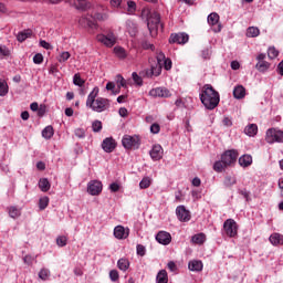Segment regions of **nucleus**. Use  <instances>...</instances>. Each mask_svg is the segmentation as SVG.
<instances>
[{
	"label": "nucleus",
	"instance_id": "obj_1",
	"mask_svg": "<svg viewBox=\"0 0 283 283\" xmlns=\"http://www.w3.org/2000/svg\"><path fill=\"white\" fill-rule=\"evenodd\" d=\"M98 96V87H94L93 91L88 94L86 99V107H90L93 112L101 114L102 112H107L112 107V101Z\"/></svg>",
	"mask_w": 283,
	"mask_h": 283
},
{
	"label": "nucleus",
	"instance_id": "obj_57",
	"mask_svg": "<svg viewBox=\"0 0 283 283\" xmlns=\"http://www.w3.org/2000/svg\"><path fill=\"white\" fill-rule=\"evenodd\" d=\"M10 54V49L6 45H0V56H8Z\"/></svg>",
	"mask_w": 283,
	"mask_h": 283
},
{
	"label": "nucleus",
	"instance_id": "obj_25",
	"mask_svg": "<svg viewBox=\"0 0 283 283\" xmlns=\"http://www.w3.org/2000/svg\"><path fill=\"white\" fill-rule=\"evenodd\" d=\"M7 211L13 220H17V218H21V208L17 206H10L9 208H7Z\"/></svg>",
	"mask_w": 283,
	"mask_h": 283
},
{
	"label": "nucleus",
	"instance_id": "obj_4",
	"mask_svg": "<svg viewBox=\"0 0 283 283\" xmlns=\"http://www.w3.org/2000/svg\"><path fill=\"white\" fill-rule=\"evenodd\" d=\"M122 145L124 149H138V147H140V137L137 135H124Z\"/></svg>",
	"mask_w": 283,
	"mask_h": 283
},
{
	"label": "nucleus",
	"instance_id": "obj_62",
	"mask_svg": "<svg viewBox=\"0 0 283 283\" xmlns=\"http://www.w3.org/2000/svg\"><path fill=\"white\" fill-rule=\"evenodd\" d=\"M118 87H125V78L122 75H117Z\"/></svg>",
	"mask_w": 283,
	"mask_h": 283
},
{
	"label": "nucleus",
	"instance_id": "obj_53",
	"mask_svg": "<svg viewBox=\"0 0 283 283\" xmlns=\"http://www.w3.org/2000/svg\"><path fill=\"white\" fill-rule=\"evenodd\" d=\"M142 48L143 50H156V48L154 46V44L149 43V41L145 40L142 42Z\"/></svg>",
	"mask_w": 283,
	"mask_h": 283
},
{
	"label": "nucleus",
	"instance_id": "obj_60",
	"mask_svg": "<svg viewBox=\"0 0 283 283\" xmlns=\"http://www.w3.org/2000/svg\"><path fill=\"white\" fill-rule=\"evenodd\" d=\"M150 132H151V134H159V133H160V125H158V124H153V125L150 126Z\"/></svg>",
	"mask_w": 283,
	"mask_h": 283
},
{
	"label": "nucleus",
	"instance_id": "obj_11",
	"mask_svg": "<svg viewBox=\"0 0 283 283\" xmlns=\"http://www.w3.org/2000/svg\"><path fill=\"white\" fill-rule=\"evenodd\" d=\"M78 24L81 25V28H85L88 30L98 29V24L96 23V21L87 15H83L82 18H80Z\"/></svg>",
	"mask_w": 283,
	"mask_h": 283
},
{
	"label": "nucleus",
	"instance_id": "obj_41",
	"mask_svg": "<svg viewBox=\"0 0 283 283\" xmlns=\"http://www.w3.org/2000/svg\"><path fill=\"white\" fill-rule=\"evenodd\" d=\"M235 182H238V179H235L233 176H227L223 180L224 187H233Z\"/></svg>",
	"mask_w": 283,
	"mask_h": 283
},
{
	"label": "nucleus",
	"instance_id": "obj_22",
	"mask_svg": "<svg viewBox=\"0 0 283 283\" xmlns=\"http://www.w3.org/2000/svg\"><path fill=\"white\" fill-rule=\"evenodd\" d=\"M126 29L130 36H136L138 33V25L132 20L126 21Z\"/></svg>",
	"mask_w": 283,
	"mask_h": 283
},
{
	"label": "nucleus",
	"instance_id": "obj_39",
	"mask_svg": "<svg viewBox=\"0 0 283 283\" xmlns=\"http://www.w3.org/2000/svg\"><path fill=\"white\" fill-rule=\"evenodd\" d=\"M48 205H50V198L49 197L40 198V200H39L40 211H44V209H48Z\"/></svg>",
	"mask_w": 283,
	"mask_h": 283
},
{
	"label": "nucleus",
	"instance_id": "obj_30",
	"mask_svg": "<svg viewBox=\"0 0 283 283\" xmlns=\"http://www.w3.org/2000/svg\"><path fill=\"white\" fill-rule=\"evenodd\" d=\"M244 133L247 134V136H255L258 134V125L255 124H250L244 128Z\"/></svg>",
	"mask_w": 283,
	"mask_h": 283
},
{
	"label": "nucleus",
	"instance_id": "obj_12",
	"mask_svg": "<svg viewBox=\"0 0 283 283\" xmlns=\"http://www.w3.org/2000/svg\"><path fill=\"white\" fill-rule=\"evenodd\" d=\"M189 42V34L187 33H172L169 38V43H178V45H185Z\"/></svg>",
	"mask_w": 283,
	"mask_h": 283
},
{
	"label": "nucleus",
	"instance_id": "obj_14",
	"mask_svg": "<svg viewBox=\"0 0 283 283\" xmlns=\"http://www.w3.org/2000/svg\"><path fill=\"white\" fill-rule=\"evenodd\" d=\"M149 96L153 98H169L171 93L167 88L156 87L149 91Z\"/></svg>",
	"mask_w": 283,
	"mask_h": 283
},
{
	"label": "nucleus",
	"instance_id": "obj_36",
	"mask_svg": "<svg viewBox=\"0 0 283 283\" xmlns=\"http://www.w3.org/2000/svg\"><path fill=\"white\" fill-rule=\"evenodd\" d=\"M114 53L118 59H127V51L123 46H115L114 48Z\"/></svg>",
	"mask_w": 283,
	"mask_h": 283
},
{
	"label": "nucleus",
	"instance_id": "obj_23",
	"mask_svg": "<svg viewBox=\"0 0 283 283\" xmlns=\"http://www.w3.org/2000/svg\"><path fill=\"white\" fill-rule=\"evenodd\" d=\"M240 167H251L253 165V157L251 155H242L239 158Z\"/></svg>",
	"mask_w": 283,
	"mask_h": 283
},
{
	"label": "nucleus",
	"instance_id": "obj_32",
	"mask_svg": "<svg viewBox=\"0 0 283 283\" xmlns=\"http://www.w3.org/2000/svg\"><path fill=\"white\" fill-rule=\"evenodd\" d=\"M52 136H54V128L52 126H46L42 130V137L45 138L46 140H50V138H52Z\"/></svg>",
	"mask_w": 283,
	"mask_h": 283
},
{
	"label": "nucleus",
	"instance_id": "obj_42",
	"mask_svg": "<svg viewBox=\"0 0 283 283\" xmlns=\"http://www.w3.org/2000/svg\"><path fill=\"white\" fill-rule=\"evenodd\" d=\"M73 83L77 86V87H83L85 85V80L81 78V74H75L73 76Z\"/></svg>",
	"mask_w": 283,
	"mask_h": 283
},
{
	"label": "nucleus",
	"instance_id": "obj_8",
	"mask_svg": "<svg viewBox=\"0 0 283 283\" xmlns=\"http://www.w3.org/2000/svg\"><path fill=\"white\" fill-rule=\"evenodd\" d=\"M238 156H239L238 150L231 149V150H226L221 155V158L228 167H231V165H233L238 160Z\"/></svg>",
	"mask_w": 283,
	"mask_h": 283
},
{
	"label": "nucleus",
	"instance_id": "obj_31",
	"mask_svg": "<svg viewBox=\"0 0 283 283\" xmlns=\"http://www.w3.org/2000/svg\"><path fill=\"white\" fill-rule=\"evenodd\" d=\"M247 36H249V39H255V36H260V29L258 27H249L247 30Z\"/></svg>",
	"mask_w": 283,
	"mask_h": 283
},
{
	"label": "nucleus",
	"instance_id": "obj_37",
	"mask_svg": "<svg viewBox=\"0 0 283 283\" xmlns=\"http://www.w3.org/2000/svg\"><path fill=\"white\" fill-rule=\"evenodd\" d=\"M117 266H118L119 271H127V269H129V260L119 259L117 261Z\"/></svg>",
	"mask_w": 283,
	"mask_h": 283
},
{
	"label": "nucleus",
	"instance_id": "obj_52",
	"mask_svg": "<svg viewBox=\"0 0 283 283\" xmlns=\"http://www.w3.org/2000/svg\"><path fill=\"white\" fill-rule=\"evenodd\" d=\"M120 275L118 274V272L116 270H111L109 272V279L112 282H118Z\"/></svg>",
	"mask_w": 283,
	"mask_h": 283
},
{
	"label": "nucleus",
	"instance_id": "obj_56",
	"mask_svg": "<svg viewBox=\"0 0 283 283\" xmlns=\"http://www.w3.org/2000/svg\"><path fill=\"white\" fill-rule=\"evenodd\" d=\"M40 46L43 48L44 50H53L52 44L45 40L40 41Z\"/></svg>",
	"mask_w": 283,
	"mask_h": 283
},
{
	"label": "nucleus",
	"instance_id": "obj_5",
	"mask_svg": "<svg viewBox=\"0 0 283 283\" xmlns=\"http://www.w3.org/2000/svg\"><path fill=\"white\" fill-rule=\"evenodd\" d=\"M265 140L269 143V145H273V143H283V132L275 128H270L266 132Z\"/></svg>",
	"mask_w": 283,
	"mask_h": 283
},
{
	"label": "nucleus",
	"instance_id": "obj_28",
	"mask_svg": "<svg viewBox=\"0 0 283 283\" xmlns=\"http://www.w3.org/2000/svg\"><path fill=\"white\" fill-rule=\"evenodd\" d=\"M206 241H207V235L202 232L195 234L191 238L192 244H205Z\"/></svg>",
	"mask_w": 283,
	"mask_h": 283
},
{
	"label": "nucleus",
	"instance_id": "obj_44",
	"mask_svg": "<svg viewBox=\"0 0 283 283\" xmlns=\"http://www.w3.org/2000/svg\"><path fill=\"white\" fill-rule=\"evenodd\" d=\"M8 94V83L0 80V96H6Z\"/></svg>",
	"mask_w": 283,
	"mask_h": 283
},
{
	"label": "nucleus",
	"instance_id": "obj_48",
	"mask_svg": "<svg viewBox=\"0 0 283 283\" xmlns=\"http://www.w3.org/2000/svg\"><path fill=\"white\" fill-rule=\"evenodd\" d=\"M92 129H93V132H95V133L101 132V129H103V123H102L101 120H95V122H93V124H92Z\"/></svg>",
	"mask_w": 283,
	"mask_h": 283
},
{
	"label": "nucleus",
	"instance_id": "obj_19",
	"mask_svg": "<svg viewBox=\"0 0 283 283\" xmlns=\"http://www.w3.org/2000/svg\"><path fill=\"white\" fill-rule=\"evenodd\" d=\"M72 6H74V8L76 10H81L82 12H85L87 10H90V8H92V3L87 0H72Z\"/></svg>",
	"mask_w": 283,
	"mask_h": 283
},
{
	"label": "nucleus",
	"instance_id": "obj_17",
	"mask_svg": "<svg viewBox=\"0 0 283 283\" xmlns=\"http://www.w3.org/2000/svg\"><path fill=\"white\" fill-rule=\"evenodd\" d=\"M102 149L106 151V154H112L114 149H116V140L112 137H107L102 143Z\"/></svg>",
	"mask_w": 283,
	"mask_h": 283
},
{
	"label": "nucleus",
	"instance_id": "obj_2",
	"mask_svg": "<svg viewBox=\"0 0 283 283\" xmlns=\"http://www.w3.org/2000/svg\"><path fill=\"white\" fill-rule=\"evenodd\" d=\"M200 101L206 109H216L220 105V93L211 84H206L201 90Z\"/></svg>",
	"mask_w": 283,
	"mask_h": 283
},
{
	"label": "nucleus",
	"instance_id": "obj_40",
	"mask_svg": "<svg viewBox=\"0 0 283 283\" xmlns=\"http://www.w3.org/2000/svg\"><path fill=\"white\" fill-rule=\"evenodd\" d=\"M151 187V178L149 177H144L140 182H139V188L140 189H149Z\"/></svg>",
	"mask_w": 283,
	"mask_h": 283
},
{
	"label": "nucleus",
	"instance_id": "obj_15",
	"mask_svg": "<svg viewBox=\"0 0 283 283\" xmlns=\"http://www.w3.org/2000/svg\"><path fill=\"white\" fill-rule=\"evenodd\" d=\"M176 213L180 222H189L191 220V214L189 213L187 208H185V206H178L176 208Z\"/></svg>",
	"mask_w": 283,
	"mask_h": 283
},
{
	"label": "nucleus",
	"instance_id": "obj_13",
	"mask_svg": "<svg viewBox=\"0 0 283 283\" xmlns=\"http://www.w3.org/2000/svg\"><path fill=\"white\" fill-rule=\"evenodd\" d=\"M155 64L160 65V72H163V67L167 71L171 70V60L167 59L163 52L157 54V62Z\"/></svg>",
	"mask_w": 283,
	"mask_h": 283
},
{
	"label": "nucleus",
	"instance_id": "obj_59",
	"mask_svg": "<svg viewBox=\"0 0 283 283\" xmlns=\"http://www.w3.org/2000/svg\"><path fill=\"white\" fill-rule=\"evenodd\" d=\"M75 136H76L77 138H85V130L82 129V128H76V129H75Z\"/></svg>",
	"mask_w": 283,
	"mask_h": 283
},
{
	"label": "nucleus",
	"instance_id": "obj_18",
	"mask_svg": "<svg viewBox=\"0 0 283 283\" xmlns=\"http://www.w3.org/2000/svg\"><path fill=\"white\" fill-rule=\"evenodd\" d=\"M161 72H160V64H151L150 69L144 71V76H146V78H153V76H160Z\"/></svg>",
	"mask_w": 283,
	"mask_h": 283
},
{
	"label": "nucleus",
	"instance_id": "obj_38",
	"mask_svg": "<svg viewBox=\"0 0 283 283\" xmlns=\"http://www.w3.org/2000/svg\"><path fill=\"white\" fill-rule=\"evenodd\" d=\"M255 67L259 72H266V70L271 67V64L266 61H260L256 63Z\"/></svg>",
	"mask_w": 283,
	"mask_h": 283
},
{
	"label": "nucleus",
	"instance_id": "obj_34",
	"mask_svg": "<svg viewBox=\"0 0 283 283\" xmlns=\"http://www.w3.org/2000/svg\"><path fill=\"white\" fill-rule=\"evenodd\" d=\"M30 36H32V31L27 30V31H22V32L18 33L17 40L20 43H23V41H25V39H30Z\"/></svg>",
	"mask_w": 283,
	"mask_h": 283
},
{
	"label": "nucleus",
	"instance_id": "obj_51",
	"mask_svg": "<svg viewBox=\"0 0 283 283\" xmlns=\"http://www.w3.org/2000/svg\"><path fill=\"white\" fill-rule=\"evenodd\" d=\"M71 54L67 51H64L60 54L59 63H65L70 59Z\"/></svg>",
	"mask_w": 283,
	"mask_h": 283
},
{
	"label": "nucleus",
	"instance_id": "obj_20",
	"mask_svg": "<svg viewBox=\"0 0 283 283\" xmlns=\"http://www.w3.org/2000/svg\"><path fill=\"white\" fill-rule=\"evenodd\" d=\"M156 240L157 242H159V244H170L171 243V234L167 231H160L157 233L156 235Z\"/></svg>",
	"mask_w": 283,
	"mask_h": 283
},
{
	"label": "nucleus",
	"instance_id": "obj_50",
	"mask_svg": "<svg viewBox=\"0 0 283 283\" xmlns=\"http://www.w3.org/2000/svg\"><path fill=\"white\" fill-rule=\"evenodd\" d=\"M132 76H133L134 83H136V85L140 87L143 85V77H140L139 74L136 72H134Z\"/></svg>",
	"mask_w": 283,
	"mask_h": 283
},
{
	"label": "nucleus",
	"instance_id": "obj_27",
	"mask_svg": "<svg viewBox=\"0 0 283 283\" xmlns=\"http://www.w3.org/2000/svg\"><path fill=\"white\" fill-rule=\"evenodd\" d=\"M202 261L193 260L188 264L189 271L200 272L202 271Z\"/></svg>",
	"mask_w": 283,
	"mask_h": 283
},
{
	"label": "nucleus",
	"instance_id": "obj_6",
	"mask_svg": "<svg viewBox=\"0 0 283 283\" xmlns=\"http://www.w3.org/2000/svg\"><path fill=\"white\" fill-rule=\"evenodd\" d=\"M223 230L228 238H235L238 235V223L233 219H227L223 223Z\"/></svg>",
	"mask_w": 283,
	"mask_h": 283
},
{
	"label": "nucleus",
	"instance_id": "obj_43",
	"mask_svg": "<svg viewBox=\"0 0 283 283\" xmlns=\"http://www.w3.org/2000/svg\"><path fill=\"white\" fill-rule=\"evenodd\" d=\"M23 262H24V264H28V266H32V264H34V262H36V256H32L30 254H27L23 258Z\"/></svg>",
	"mask_w": 283,
	"mask_h": 283
},
{
	"label": "nucleus",
	"instance_id": "obj_58",
	"mask_svg": "<svg viewBox=\"0 0 283 283\" xmlns=\"http://www.w3.org/2000/svg\"><path fill=\"white\" fill-rule=\"evenodd\" d=\"M109 190L113 193H116L117 191L120 190V185H118V182H113V184L109 185Z\"/></svg>",
	"mask_w": 283,
	"mask_h": 283
},
{
	"label": "nucleus",
	"instance_id": "obj_49",
	"mask_svg": "<svg viewBox=\"0 0 283 283\" xmlns=\"http://www.w3.org/2000/svg\"><path fill=\"white\" fill-rule=\"evenodd\" d=\"M39 277L40 280H48L50 277V270L48 269H42L40 272H39Z\"/></svg>",
	"mask_w": 283,
	"mask_h": 283
},
{
	"label": "nucleus",
	"instance_id": "obj_10",
	"mask_svg": "<svg viewBox=\"0 0 283 283\" xmlns=\"http://www.w3.org/2000/svg\"><path fill=\"white\" fill-rule=\"evenodd\" d=\"M87 191L91 196H99V193L103 191V182L99 180H91L87 184Z\"/></svg>",
	"mask_w": 283,
	"mask_h": 283
},
{
	"label": "nucleus",
	"instance_id": "obj_7",
	"mask_svg": "<svg viewBox=\"0 0 283 283\" xmlns=\"http://www.w3.org/2000/svg\"><path fill=\"white\" fill-rule=\"evenodd\" d=\"M97 41L106 45V48H114V45H116V35H114L113 32H109L107 35L98 34Z\"/></svg>",
	"mask_w": 283,
	"mask_h": 283
},
{
	"label": "nucleus",
	"instance_id": "obj_21",
	"mask_svg": "<svg viewBox=\"0 0 283 283\" xmlns=\"http://www.w3.org/2000/svg\"><path fill=\"white\" fill-rule=\"evenodd\" d=\"M149 154L153 160H161L163 154H164L163 146L160 145L153 146Z\"/></svg>",
	"mask_w": 283,
	"mask_h": 283
},
{
	"label": "nucleus",
	"instance_id": "obj_61",
	"mask_svg": "<svg viewBox=\"0 0 283 283\" xmlns=\"http://www.w3.org/2000/svg\"><path fill=\"white\" fill-rule=\"evenodd\" d=\"M120 3H123V0H111L112 8H120Z\"/></svg>",
	"mask_w": 283,
	"mask_h": 283
},
{
	"label": "nucleus",
	"instance_id": "obj_46",
	"mask_svg": "<svg viewBox=\"0 0 283 283\" xmlns=\"http://www.w3.org/2000/svg\"><path fill=\"white\" fill-rule=\"evenodd\" d=\"M279 54H280V52L274 46L269 48V50H268L269 59H277Z\"/></svg>",
	"mask_w": 283,
	"mask_h": 283
},
{
	"label": "nucleus",
	"instance_id": "obj_35",
	"mask_svg": "<svg viewBox=\"0 0 283 283\" xmlns=\"http://www.w3.org/2000/svg\"><path fill=\"white\" fill-rule=\"evenodd\" d=\"M39 188L41 191L46 192L50 191V181L46 178H42L39 181Z\"/></svg>",
	"mask_w": 283,
	"mask_h": 283
},
{
	"label": "nucleus",
	"instance_id": "obj_26",
	"mask_svg": "<svg viewBox=\"0 0 283 283\" xmlns=\"http://www.w3.org/2000/svg\"><path fill=\"white\" fill-rule=\"evenodd\" d=\"M233 96L238 99L244 98V96H247V88L242 85L235 86L233 90Z\"/></svg>",
	"mask_w": 283,
	"mask_h": 283
},
{
	"label": "nucleus",
	"instance_id": "obj_3",
	"mask_svg": "<svg viewBox=\"0 0 283 283\" xmlns=\"http://www.w3.org/2000/svg\"><path fill=\"white\" fill-rule=\"evenodd\" d=\"M147 27L150 32L151 36H157L158 35V28L160 25V13L158 12H153L150 13L148 20H147Z\"/></svg>",
	"mask_w": 283,
	"mask_h": 283
},
{
	"label": "nucleus",
	"instance_id": "obj_16",
	"mask_svg": "<svg viewBox=\"0 0 283 283\" xmlns=\"http://www.w3.org/2000/svg\"><path fill=\"white\" fill-rule=\"evenodd\" d=\"M114 237L117 240H127L129 238V228L123 227V226H116L114 229Z\"/></svg>",
	"mask_w": 283,
	"mask_h": 283
},
{
	"label": "nucleus",
	"instance_id": "obj_24",
	"mask_svg": "<svg viewBox=\"0 0 283 283\" xmlns=\"http://www.w3.org/2000/svg\"><path fill=\"white\" fill-rule=\"evenodd\" d=\"M270 242L273 244V247H282L283 235L280 233H273L270 235Z\"/></svg>",
	"mask_w": 283,
	"mask_h": 283
},
{
	"label": "nucleus",
	"instance_id": "obj_47",
	"mask_svg": "<svg viewBox=\"0 0 283 283\" xmlns=\"http://www.w3.org/2000/svg\"><path fill=\"white\" fill-rule=\"evenodd\" d=\"M109 15L107 13H101V12L94 13V19L96 21H107Z\"/></svg>",
	"mask_w": 283,
	"mask_h": 283
},
{
	"label": "nucleus",
	"instance_id": "obj_54",
	"mask_svg": "<svg viewBox=\"0 0 283 283\" xmlns=\"http://www.w3.org/2000/svg\"><path fill=\"white\" fill-rule=\"evenodd\" d=\"M33 63H35V65H41V63H43V54L36 53L33 56Z\"/></svg>",
	"mask_w": 283,
	"mask_h": 283
},
{
	"label": "nucleus",
	"instance_id": "obj_55",
	"mask_svg": "<svg viewBox=\"0 0 283 283\" xmlns=\"http://www.w3.org/2000/svg\"><path fill=\"white\" fill-rule=\"evenodd\" d=\"M127 6H128V12L129 14H134V12H136V2L129 0L127 2Z\"/></svg>",
	"mask_w": 283,
	"mask_h": 283
},
{
	"label": "nucleus",
	"instance_id": "obj_64",
	"mask_svg": "<svg viewBox=\"0 0 283 283\" xmlns=\"http://www.w3.org/2000/svg\"><path fill=\"white\" fill-rule=\"evenodd\" d=\"M175 200H176V202H182V200H184L182 191H178L175 193Z\"/></svg>",
	"mask_w": 283,
	"mask_h": 283
},
{
	"label": "nucleus",
	"instance_id": "obj_9",
	"mask_svg": "<svg viewBox=\"0 0 283 283\" xmlns=\"http://www.w3.org/2000/svg\"><path fill=\"white\" fill-rule=\"evenodd\" d=\"M208 23L212 27L213 32H222V24H220V15L212 12L208 15Z\"/></svg>",
	"mask_w": 283,
	"mask_h": 283
},
{
	"label": "nucleus",
	"instance_id": "obj_29",
	"mask_svg": "<svg viewBox=\"0 0 283 283\" xmlns=\"http://www.w3.org/2000/svg\"><path fill=\"white\" fill-rule=\"evenodd\" d=\"M227 167L229 166L224 163V159H222V157H221V160L216 161L213 165V169L218 174H222V171L227 169Z\"/></svg>",
	"mask_w": 283,
	"mask_h": 283
},
{
	"label": "nucleus",
	"instance_id": "obj_33",
	"mask_svg": "<svg viewBox=\"0 0 283 283\" xmlns=\"http://www.w3.org/2000/svg\"><path fill=\"white\" fill-rule=\"evenodd\" d=\"M169 282V277L167 276V271L161 270L157 274V283H167Z\"/></svg>",
	"mask_w": 283,
	"mask_h": 283
},
{
	"label": "nucleus",
	"instance_id": "obj_63",
	"mask_svg": "<svg viewBox=\"0 0 283 283\" xmlns=\"http://www.w3.org/2000/svg\"><path fill=\"white\" fill-rule=\"evenodd\" d=\"M137 255H145V247L142 244L137 245Z\"/></svg>",
	"mask_w": 283,
	"mask_h": 283
},
{
	"label": "nucleus",
	"instance_id": "obj_45",
	"mask_svg": "<svg viewBox=\"0 0 283 283\" xmlns=\"http://www.w3.org/2000/svg\"><path fill=\"white\" fill-rule=\"evenodd\" d=\"M56 244H57V247H67V237H65V235L57 237Z\"/></svg>",
	"mask_w": 283,
	"mask_h": 283
}]
</instances>
